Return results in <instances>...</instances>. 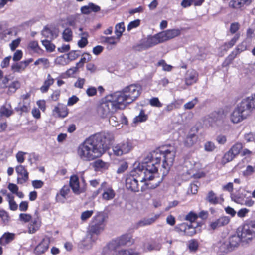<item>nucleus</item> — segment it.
<instances>
[{
    "label": "nucleus",
    "instance_id": "nucleus-24",
    "mask_svg": "<svg viewBox=\"0 0 255 255\" xmlns=\"http://www.w3.org/2000/svg\"><path fill=\"white\" fill-rule=\"evenodd\" d=\"M230 221V218L228 216H222L211 222L210 227L213 230H215L221 227L227 225Z\"/></svg>",
    "mask_w": 255,
    "mask_h": 255
},
{
    "label": "nucleus",
    "instance_id": "nucleus-10",
    "mask_svg": "<svg viewBox=\"0 0 255 255\" xmlns=\"http://www.w3.org/2000/svg\"><path fill=\"white\" fill-rule=\"evenodd\" d=\"M240 28V24L239 22H235L231 24L229 31L231 34H235L233 37L228 42H225L222 46L221 48L223 50L227 51L228 49L232 47L235 45L237 41L239 39L240 34L237 33V32Z\"/></svg>",
    "mask_w": 255,
    "mask_h": 255
},
{
    "label": "nucleus",
    "instance_id": "nucleus-26",
    "mask_svg": "<svg viewBox=\"0 0 255 255\" xmlns=\"http://www.w3.org/2000/svg\"><path fill=\"white\" fill-rule=\"evenodd\" d=\"M205 200L207 202L212 205L221 204L224 201V199L222 197L217 196L213 191H210L207 193Z\"/></svg>",
    "mask_w": 255,
    "mask_h": 255
},
{
    "label": "nucleus",
    "instance_id": "nucleus-49",
    "mask_svg": "<svg viewBox=\"0 0 255 255\" xmlns=\"http://www.w3.org/2000/svg\"><path fill=\"white\" fill-rule=\"evenodd\" d=\"M20 87V83L18 81H15L11 83L8 86V94H12L15 92V91Z\"/></svg>",
    "mask_w": 255,
    "mask_h": 255
},
{
    "label": "nucleus",
    "instance_id": "nucleus-61",
    "mask_svg": "<svg viewBox=\"0 0 255 255\" xmlns=\"http://www.w3.org/2000/svg\"><path fill=\"white\" fill-rule=\"evenodd\" d=\"M0 219L4 224H7L9 220V216L4 210H0Z\"/></svg>",
    "mask_w": 255,
    "mask_h": 255
},
{
    "label": "nucleus",
    "instance_id": "nucleus-8",
    "mask_svg": "<svg viewBox=\"0 0 255 255\" xmlns=\"http://www.w3.org/2000/svg\"><path fill=\"white\" fill-rule=\"evenodd\" d=\"M91 137L97 145L103 147V153L114 140L113 134L109 131L101 132Z\"/></svg>",
    "mask_w": 255,
    "mask_h": 255
},
{
    "label": "nucleus",
    "instance_id": "nucleus-62",
    "mask_svg": "<svg viewBox=\"0 0 255 255\" xmlns=\"http://www.w3.org/2000/svg\"><path fill=\"white\" fill-rule=\"evenodd\" d=\"M140 20L139 19H136L133 21L130 22L127 27L128 31H129L131 29L136 28L139 26Z\"/></svg>",
    "mask_w": 255,
    "mask_h": 255
},
{
    "label": "nucleus",
    "instance_id": "nucleus-56",
    "mask_svg": "<svg viewBox=\"0 0 255 255\" xmlns=\"http://www.w3.org/2000/svg\"><path fill=\"white\" fill-rule=\"evenodd\" d=\"M40 64L42 65L46 68L48 67L49 65V62L48 59L45 58H41L38 59L34 62V65L35 66H37Z\"/></svg>",
    "mask_w": 255,
    "mask_h": 255
},
{
    "label": "nucleus",
    "instance_id": "nucleus-31",
    "mask_svg": "<svg viewBox=\"0 0 255 255\" xmlns=\"http://www.w3.org/2000/svg\"><path fill=\"white\" fill-rule=\"evenodd\" d=\"M14 113L10 103L6 102L0 108V115L1 116L9 117Z\"/></svg>",
    "mask_w": 255,
    "mask_h": 255
},
{
    "label": "nucleus",
    "instance_id": "nucleus-32",
    "mask_svg": "<svg viewBox=\"0 0 255 255\" xmlns=\"http://www.w3.org/2000/svg\"><path fill=\"white\" fill-rule=\"evenodd\" d=\"M253 0H231L229 6L232 8L238 9L244 6L249 5Z\"/></svg>",
    "mask_w": 255,
    "mask_h": 255
},
{
    "label": "nucleus",
    "instance_id": "nucleus-38",
    "mask_svg": "<svg viewBox=\"0 0 255 255\" xmlns=\"http://www.w3.org/2000/svg\"><path fill=\"white\" fill-rule=\"evenodd\" d=\"M54 82V79L52 78L50 74L47 75V79L44 81L43 85L40 87V90L42 93L46 92L50 86Z\"/></svg>",
    "mask_w": 255,
    "mask_h": 255
},
{
    "label": "nucleus",
    "instance_id": "nucleus-2",
    "mask_svg": "<svg viewBox=\"0 0 255 255\" xmlns=\"http://www.w3.org/2000/svg\"><path fill=\"white\" fill-rule=\"evenodd\" d=\"M141 87L139 85L131 84L122 90L113 93L114 98L122 109L134 102L140 95Z\"/></svg>",
    "mask_w": 255,
    "mask_h": 255
},
{
    "label": "nucleus",
    "instance_id": "nucleus-39",
    "mask_svg": "<svg viewBox=\"0 0 255 255\" xmlns=\"http://www.w3.org/2000/svg\"><path fill=\"white\" fill-rule=\"evenodd\" d=\"M228 244H229L233 249V250L238 247L240 243L242 241L241 238L239 236L238 234L237 235H233L231 236L228 239Z\"/></svg>",
    "mask_w": 255,
    "mask_h": 255
},
{
    "label": "nucleus",
    "instance_id": "nucleus-40",
    "mask_svg": "<svg viewBox=\"0 0 255 255\" xmlns=\"http://www.w3.org/2000/svg\"><path fill=\"white\" fill-rule=\"evenodd\" d=\"M198 140V136L194 133H189L185 140V145L187 147L193 146Z\"/></svg>",
    "mask_w": 255,
    "mask_h": 255
},
{
    "label": "nucleus",
    "instance_id": "nucleus-52",
    "mask_svg": "<svg viewBox=\"0 0 255 255\" xmlns=\"http://www.w3.org/2000/svg\"><path fill=\"white\" fill-rule=\"evenodd\" d=\"M178 108L179 104H178L177 101H175L168 104L164 108V110L166 112H170L175 109H178Z\"/></svg>",
    "mask_w": 255,
    "mask_h": 255
},
{
    "label": "nucleus",
    "instance_id": "nucleus-35",
    "mask_svg": "<svg viewBox=\"0 0 255 255\" xmlns=\"http://www.w3.org/2000/svg\"><path fill=\"white\" fill-rule=\"evenodd\" d=\"M41 226V222L38 218L31 220L28 226V232L33 234L38 231Z\"/></svg>",
    "mask_w": 255,
    "mask_h": 255
},
{
    "label": "nucleus",
    "instance_id": "nucleus-42",
    "mask_svg": "<svg viewBox=\"0 0 255 255\" xmlns=\"http://www.w3.org/2000/svg\"><path fill=\"white\" fill-rule=\"evenodd\" d=\"M235 156L232 154V153L229 150L226 152L222 158L221 163L222 165H225L226 163L232 161Z\"/></svg>",
    "mask_w": 255,
    "mask_h": 255
},
{
    "label": "nucleus",
    "instance_id": "nucleus-36",
    "mask_svg": "<svg viewBox=\"0 0 255 255\" xmlns=\"http://www.w3.org/2000/svg\"><path fill=\"white\" fill-rule=\"evenodd\" d=\"M15 234L11 233H5L0 238V244L2 245H6L11 242L15 238Z\"/></svg>",
    "mask_w": 255,
    "mask_h": 255
},
{
    "label": "nucleus",
    "instance_id": "nucleus-9",
    "mask_svg": "<svg viewBox=\"0 0 255 255\" xmlns=\"http://www.w3.org/2000/svg\"><path fill=\"white\" fill-rule=\"evenodd\" d=\"M176 152V150L173 147H170L168 149L163 150V160L162 165L164 169L163 174L167 173L173 165Z\"/></svg>",
    "mask_w": 255,
    "mask_h": 255
},
{
    "label": "nucleus",
    "instance_id": "nucleus-22",
    "mask_svg": "<svg viewBox=\"0 0 255 255\" xmlns=\"http://www.w3.org/2000/svg\"><path fill=\"white\" fill-rule=\"evenodd\" d=\"M161 244L159 240L152 239L144 244L143 250L145 252L159 251L161 248Z\"/></svg>",
    "mask_w": 255,
    "mask_h": 255
},
{
    "label": "nucleus",
    "instance_id": "nucleus-25",
    "mask_svg": "<svg viewBox=\"0 0 255 255\" xmlns=\"http://www.w3.org/2000/svg\"><path fill=\"white\" fill-rule=\"evenodd\" d=\"M50 239L48 237L43 238L42 241L36 247L34 250V253L39 255L44 253L49 247Z\"/></svg>",
    "mask_w": 255,
    "mask_h": 255
},
{
    "label": "nucleus",
    "instance_id": "nucleus-43",
    "mask_svg": "<svg viewBox=\"0 0 255 255\" xmlns=\"http://www.w3.org/2000/svg\"><path fill=\"white\" fill-rule=\"evenodd\" d=\"M115 33L117 36V38L119 39L120 37L122 36L123 33L125 30V27L124 22H120L116 25L115 27Z\"/></svg>",
    "mask_w": 255,
    "mask_h": 255
},
{
    "label": "nucleus",
    "instance_id": "nucleus-7",
    "mask_svg": "<svg viewBox=\"0 0 255 255\" xmlns=\"http://www.w3.org/2000/svg\"><path fill=\"white\" fill-rule=\"evenodd\" d=\"M133 242L132 236L129 234H125L112 240L109 243L105 248L104 252L105 253H108L107 250L116 251L122 246H126L128 244H132Z\"/></svg>",
    "mask_w": 255,
    "mask_h": 255
},
{
    "label": "nucleus",
    "instance_id": "nucleus-6",
    "mask_svg": "<svg viewBox=\"0 0 255 255\" xmlns=\"http://www.w3.org/2000/svg\"><path fill=\"white\" fill-rule=\"evenodd\" d=\"M119 109H122V108L115 100L114 95L112 94L108 97L106 100L100 104L98 108V113L102 118H107Z\"/></svg>",
    "mask_w": 255,
    "mask_h": 255
},
{
    "label": "nucleus",
    "instance_id": "nucleus-19",
    "mask_svg": "<svg viewBox=\"0 0 255 255\" xmlns=\"http://www.w3.org/2000/svg\"><path fill=\"white\" fill-rule=\"evenodd\" d=\"M162 42V39L161 38H160V33H158L154 36L148 37L147 39L142 43V46L144 49H148Z\"/></svg>",
    "mask_w": 255,
    "mask_h": 255
},
{
    "label": "nucleus",
    "instance_id": "nucleus-34",
    "mask_svg": "<svg viewBox=\"0 0 255 255\" xmlns=\"http://www.w3.org/2000/svg\"><path fill=\"white\" fill-rule=\"evenodd\" d=\"M53 112L57 114L59 117L65 118L68 114V109L66 106L59 103L57 106L55 107Z\"/></svg>",
    "mask_w": 255,
    "mask_h": 255
},
{
    "label": "nucleus",
    "instance_id": "nucleus-64",
    "mask_svg": "<svg viewBox=\"0 0 255 255\" xmlns=\"http://www.w3.org/2000/svg\"><path fill=\"white\" fill-rule=\"evenodd\" d=\"M198 216L196 213L190 212L186 216L185 219L186 220L189 221L191 222H193L195 221V220L198 218Z\"/></svg>",
    "mask_w": 255,
    "mask_h": 255
},
{
    "label": "nucleus",
    "instance_id": "nucleus-4",
    "mask_svg": "<svg viewBox=\"0 0 255 255\" xmlns=\"http://www.w3.org/2000/svg\"><path fill=\"white\" fill-rule=\"evenodd\" d=\"M244 99L235 108L230 116V119L233 123H238L247 119L255 110L252 104V99Z\"/></svg>",
    "mask_w": 255,
    "mask_h": 255
},
{
    "label": "nucleus",
    "instance_id": "nucleus-16",
    "mask_svg": "<svg viewBox=\"0 0 255 255\" xmlns=\"http://www.w3.org/2000/svg\"><path fill=\"white\" fill-rule=\"evenodd\" d=\"M182 29H168L160 33V38L164 42L172 38H174L181 34Z\"/></svg>",
    "mask_w": 255,
    "mask_h": 255
},
{
    "label": "nucleus",
    "instance_id": "nucleus-14",
    "mask_svg": "<svg viewBox=\"0 0 255 255\" xmlns=\"http://www.w3.org/2000/svg\"><path fill=\"white\" fill-rule=\"evenodd\" d=\"M247 42L246 40H245L239 44L231 53L228 55L226 58L223 64L225 65L230 64L238 54L245 51L247 49Z\"/></svg>",
    "mask_w": 255,
    "mask_h": 255
},
{
    "label": "nucleus",
    "instance_id": "nucleus-17",
    "mask_svg": "<svg viewBox=\"0 0 255 255\" xmlns=\"http://www.w3.org/2000/svg\"><path fill=\"white\" fill-rule=\"evenodd\" d=\"M208 118L211 126H214V125L218 126L223 123L224 115L223 112L215 111L209 115Z\"/></svg>",
    "mask_w": 255,
    "mask_h": 255
},
{
    "label": "nucleus",
    "instance_id": "nucleus-37",
    "mask_svg": "<svg viewBox=\"0 0 255 255\" xmlns=\"http://www.w3.org/2000/svg\"><path fill=\"white\" fill-rule=\"evenodd\" d=\"M107 254L111 253L113 255H134L135 253L133 252L131 249H117L116 251H108ZM136 255H137L136 254Z\"/></svg>",
    "mask_w": 255,
    "mask_h": 255
},
{
    "label": "nucleus",
    "instance_id": "nucleus-20",
    "mask_svg": "<svg viewBox=\"0 0 255 255\" xmlns=\"http://www.w3.org/2000/svg\"><path fill=\"white\" fill-rule=\"evenodd\" d=\"M175 230L179 233H183L184 234L192 236L196 233V230L191 224L186 223L181 224L175 227Z\"/></svg>",
    "mask_w": 255,
    "mask_h": 255
},
{
    "label": "nucleus",
    "instance_id": "nucleus-21",
    "mask_svg": "<svg viewBox=\"0 0 255 255\" xmlns=\"http://www.w3.org/2000/svg\"><path fill=\"white\" fill-rule=\"evenodd\" d=\"M70 186L73 192L76 194H79L84 191V189L80 186L78 177L76 175L71 176Z\"/></svg>",
    "mask_w": 255,
    "mask_h": 255
},
{
    "label": "nucleus",
    "instance_id": "nucleus-55",
    "mask_svg": "<svg viewBox=\"0 0 255 255\" xmlns=\"http://www.w3.org/2000/svg\"><path fill=\"white\" fill-rule=\"evenodd\" d=\"M255 172V166L248 165L246 169L243 172V175L245 177H248L252 175Z\"/></svg>",
    "mask_w": 255,
    "mask_h": 255
},
{
    "label": "nucleus",
    "instance_id": "nucleus-48",
    "mask_svg": "<svg viewBox=\"0 0 255 255\" xmlns=\"http://www.w3.org/2000/svg\"><path fill=\"white\" fill-rule=\"evenodd\" d=\"M6 197L10 210L13 211L16 210L18 208V205L14 200V197L10 194H7Z\"/></svg>",
    "mask_w": 255,
    "mask_h": 255
},
{
    "label": "nucleus",
    "instance_id": "nucleus-33",
    "mask_svg": "<svg viewBox=\"0 0 255 255\" xmlns=\"http://www.w3.org/2000/svg\"><path fill=\"white\" fill-rule=\"evenodd\" d=\"M163 156V150L160 149H157L153 152H152L150 155H149L147 158H149L151 161H154V162L158 164L161 161Z\"/></svg>",
    "mask_w": 255,
    "mask_h": 255
},
{
    "label": "nucleus",
    "instance_id": "nucleus-3",
    "mask_svg": "<svg viewBox=\"0 0 255 255\" xmlns=\"http://www.w3.org/2000/svg\"><path fill=\"white\" fill-rule=\"evenodd\" d=\"M103 154V147L97 145L91 136L80 144L77 149L78 156L85 161L93 160Z\"/></svg>",
    "mask_w": 255,
    "mask_h": 255
},
{
    "label": "nucleus",
    "instance_id": "nucleus-58",
    "mask_svg": "<svg viewBox=\"0 0 255 255\" xmlns=\"http://www.w3.org/2000/svg\"><path fill=\"white\" fill-rule=\"evenodd\" d=\"M157 65L159 66H162L163 70L164 71H170L172 68V66L166 64L164 60H160L158 62Z\"/></svg>",
    "mask_w": 255,
    "mask_h": 255
},
{
    "label": "nucleus",
    "instance_id": "nucleus-23",
    "mask_svg": "<svg viewBox=\"0 0 255 255\" xmlns=\"http://www.w3.org/2000/svg\"><path fill=\"white\" fill-rule=\"evenodd\" d=\"M126 187L128 190L133 192H138L139 191L138 181L132 176L127 178L126 180Z\"/></svg>",
    "mask_w": 255,
    "mask_h": 255
},
{
    "label": "nucleus",
    "instance_id": "nucleus-50",
    "mask_svg": "<svg viewBox=\"0 0 255 255\" xmlns=\"http://www.w3.org/2000/svg\"><path fill=\"white\" fill-rule=\"evenodd\" d=\"M118 40L117 37L116 38L114 36L103 37V42L109 45H116Z\"/></svg>",
    "mask_w": 255,
    "mask_h": 255
},
{
    "label": "nucleus",
    "instance_id": "nucleus-46",
    "mask_svg": "<svg viewBox=\"0 0 255 255\" xmlns=\"http://www.w3.org/2000/svg\"><path fill=\"white\" fill-rule=\"evenodd\" d=\"M243 149V145L241 143L237 142L233 145L229 150L232 154L236 157L240 152V151Z\"/></svg>",
    "mask_w": 255,
    "mask_h": 255
},
{
    "label": "nucleus",
    "instance_id": "nucleus-18",
    "mask_svg": "<svg viewBox=\"0 0 255 255\" xmlns=\"http://www.w3.org/2000/svg\"><path fill=\"white\" fill-rule=\"evenodd\" d=\"M33 61L32 58H29L19 62H16L12 64L11 70L13 72L21 73L24 71L26 67Z\"/></svg>",
    "mask_w": 255,
    "mask_h": 255
},
{
    "label": "nucleus",
    "instance_id": "nucleus-60",
    "mask_svg": "<svg viewBox=\"0 0 255 255\" xmlns=\"http://www.w3.org/2000/svg\"><path fill=\"white\" fill-rule=\"evenodd\" d=\"M94 212L93 210H87L82 213L81 215V219L83 221H85L92 216Z\"/></svg>",
    "mask_w": 255,
    "mask_h": 255
},
{
    "label": "nucleus",
    "instance_id": "nucleus-27",
    "mask_svg": "<svg viewBox=\"0 0 255 255\" xmlns=\"http://www.w3.org/2000/svg\"><path fill=\"white\" fill-rule=\"evenodd\" d=\"M158 217L159 216L156 215L150 218L142 219L134 224V228L137 229L140 227L151 225L155 222Z\"/></svg>",
    "mask_w": 255,
    "mask_h": 255
},
{
    "label": "nucleus",
    "instance_id": "nucleus-13",
    "mask_svg": "<svg viewBox=\"0 0 255 255\" xmlns=\"http://www.w3.org/2000/svg\"><path fill=\"white\" fill-rule=\"evenodd\" d=\"M101 192H102V197L104 200L109 201L113 199L115 196V192L112 187L108 185L106 182H103L100 187L95 193L97 195Z\"/></svg>",
    "mask_w": 255,
    "mask_h": 255
},
{
    "label": "nucleus",
    "instance_id": "nucleus-29",
    "mask_svg": "<svg viewBox=\"0 0 255 255\" xmlns=\"http://www.w3.org/2000/svg\"><path fill=\"white\" fill-rule=\"evenodd\" d=\"M198 79V73L193 69L187 71L185 76V83L187 85H191L196 82Z\"/></svg>",
    "mask_w": 255,
    "mask_h": 255
},
{
    "label": "nucleus",
    "instance_id": "nucleus-54",
    "mask_svg": "<svg viewBox=\"0 0 255 255\" xmlns=\"http://www.w3.org/2000/svg\"><path fill=\"white\" fill-rule=\"evenodd\" d=\"M28 48L33 51L34 52L39 53L41 50L38 45V42L36 41H30L28 44Z\"/></svg>",
    "mask_w": 255,
    "mask_h": 255
},
{
    "label": "nucleus",
    "instance_id": "nucleus-15",
    "mask_svg": "<svg viewBox=\"0 0 255 255\" xmlns=\"http://www.w3.org/2000/svg\"><path fill=\"white\" fill-rule=\"evenodd\" d=\"M16 172L18 175L17 183L24 184L28 180L29 173L26 167L22 165H17L15 167Z\"/></svg>",
    "mask_w": 255,
    "mask_h": 255
},
{
    "label": "nucleus",
    "instance_id": "nucleus-30",
    "mask_svg": "<svg viewBox=\"0 0 255 255\" xmlns=\"http://www.w3.org/2000/svg\"><path fill=\"white\" fill-rule=\"evenodd\" d=\"M70 188L67 185L64 186L57 193L56 196V201L59 203H64L66 199V196L70 192Z\"/></svg>",
    "mask_w": 255,
    "mask_h": 255
},
{
    "label": "nucleus",
    "instance_id": "nucleus-11",
    "mask_svg": "<svg viewBox=\"0 0 255 255\" xmlns=\"http://www.w3.org/2000/svg\"><path fill=\"white\" fill-rule=\"evenodd\" d=\"M133 148L132 143L129 140L123 141L113 147L114 155L121 156L129 153Z\"/></svg>",
    "mask_w": 255,
    "mask_h": 255
},
{
    "label": "nucleus",
    "instance_id": "nucleus-57",
    "mask_svg": "<svg viewBox=\"0 0 255 255\" xmlns=\"http://www.w3.org/2000/svg\"><path fill=\"white\" fill-rule=\"evenodd\" d=\"M29 103L28 102H24L22 106H19V107L15 108V110L17 112H20L21 113H22L28 112L29 110Z\"/></svg>",
    "mask_w": 255,
    "mask_h": 255
},
{
    "label": "nucleus",
    "instance_id": "nucleus-63",
    "mask_svg": "<svg viewBox=\"0 0 255 255\" xmlns=\"http://www.w3.org/2000/svg\"><path fill=\"white\" fill-rule=\"evenodd\" d=\"M56 64L64 66L68 63L67 59L64 56L58 57L55 60Z\"/></svg>",
    "mask_w": 255,
    "mask_h": 255
},
{
    "label": "nucleus",
    "instance_id": "nucleus-41",
    "mask_svg": "<svg viewBox=\"0 0 255 255\" xmlns=\"http://www.w3.org/2000/svg\"><path fill=\"white\" fill-rule=\"evenodd\" d=\"M219 251L222 253H227L233 250L230 245L228 244V240L223 241L220 243L219 247Z\"/></svg>",
    "mask_w": 255,
    "mask_h": 255
},
{
    "label": "nucleus",
    "instance_id": "nucleus-45",
    "mask_svg": "<svg viewBox=\"0 0 255 255\" xmlns=\"http://www.w3.org/2000/svg\"><path fill=\"white\" fill-rule=\"evenodd\" d=\"M147 118L148 115L145 113L144 110H141L139 114L133 119V121L134 123L144 122Z\"/></svg>",
    "mask_w": 255,
    "mask_h": 255
},
{
    "label": "nucleus",
    "instance_id": "nucleus-53",
    "mask_svg": "<svg viewBox=\"0 0 255 255\" xmlns=\"http://www.w3.org/2000/svg\"><path fill=\"white\" fill-rule=\"evenodd\" d=\"M204 150L206 152H213L216 149V145L212 141H207L204 145Z\"/></svg>",
    "mask_w": 255,
    "mask_h": 255
},
{
    "label": "nucleus",
    "instance_id": "nucleus-47",
    "mask_svg": "<svg viewBox=\"0 0 255 255\" xmlns=\"http://www.w3.org/2000/svg\"><path fill=\"white\" fill-rule=\"evenodd\" d=\"M62 37L65 41L70 42L73 38V33L69 28H66L62 33Z\"/></svg>",
    "mask_w": 255,
    "mask_h": 255
},
{
    "label": "nucleus",
    "instance_id": "nucleus-44",
    "mask_svg": "<svg viewBox=\"0 0 255 255\" xmlns=\"http://www.w3.org/2000/svg\"><path fill=\"white\" fill-rule=\"evenodd\" d=\"M42 35L44 37L50 40L55 38L57 35L48 28L45 27L42 31Z\"/></svg>",
    "mask_w": 255,
    "mask_h": 255
},
{
    "label": "nucleus",
    "instance_id": "nucleus-51",
    "mask_svg": "<svg viewBox=\"0 0 255 255\" xmlns=\"http://www.w3.org/2000/svg\"><path fill=\"white\" fill-rule=\"evenodd\" d=\"M42 43L47 51L52 52L55 49V45L49 39L42 40Z\"/></svg>",
    "mask_w": 255,
    "mask_h": 255
},
{
    "label": "nucleus",
    "instance_id": "nucleus-12",
    "mask_svg": "<svg viewBox=\"0 0 255 255\" xmlns=\"http://www.w3.org/2000/svg\"><path fill=\"white\" fill-rule=\"evenodd\" d=\"M254 230L255 229L251 223L247 224L244 225L242 227L238 228L237 234L241 238L243 242H248L255 235Z\"/></svg>",
    "mask_w": 255,
    "mask_h": 255
},
{
    "label": "nucleus",
    "instance_id": "nucleus-28",
    "mask_svg": "<svg viewBox=\"0 0 255 255\" xmlns=\"http://www.w3.org/2000/svg\"><path fill=\"white\" fill-rule=\"evenodd\" d=\"M246 198L245 191L239 189L235 192L231 194V198L235 202L241 204Z\"/></svg>",
    "mask_w": 255,
    "mask_h": 255
},
{
    "label": "nucleus",
    "instance_id": "nucleus-59",
    "mask_svg": "<svg viewBox=\"0 0 255 255\" xmlns=\"http://www.w3.org/2000/svg\"><path fill=\"white\" fill-rule=\"evenodd\" d=\"M149 104L152 107L160 108L162 106V104L160 102L159 99L157 97L151 98L149 100Z\"/></svg>",
    "mask_w": 255,
    "mask_h": 255
},
{
    "label": "nucleus",
    "instance_id": "nucleus-5",
    "mask_svg": "<svg viewBox=\"0 0 255 255\" xmlns=\"http://www.w3.org/2000/svg\"><path fill=\"white\" fill-rule=\"evenodd\" d=\"M107 216L103 212H98L94 216L89 226L86 240H96L97 237L105 229Z\"/></svg>",
    "mask_w": 255,
    "mask_h": 255
},
{
    "label": "nucleus",
    "instance_id": "nucleus-1",
    "mask_svg": "<svg viewBox=\"0 0 255 255\" xmlns=\"http://www.w3.org/2000/svg\"><path fill=\"white\" fill-rule=\"evenodd\" d=\"M159 165L154 160L151 161L147 157L139 164L138 170L140 172V175L142 176L140 182H144V186H141L142 191L147 188L154 189L159 186L161 182L158 173Z\"/></svg>",
    "mask_w": 255,
    "mask_h": 255
}]
</instances>
